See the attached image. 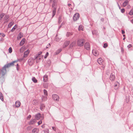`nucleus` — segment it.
<instances>
[{"label": "nucleus", "mask_w": 133, "mask_h": 133, "mask_svg": "<svg viewBox=\"0 0 133 133\" xmlns=\"http://www.w3.org/2000/svg\"><path fill=\"white\" fill-rule=\"evenodd\" d=\"M56 8L54 7V9L52 11V17H53L55 15L56 12Z\"/></svg>", "instance_id": "nucleus-21"}, {"label": "nucleus", "mask_w": 133, "mask_h": 133, "mask_svg": "<svg viewBox=\"0 0 133 133\" xmlns=\"http://www.w3.org/2000/svg\"><path fill=\"white\" fill-rule=\"evenodd\" d=\"M5 15V14L3 13H2L0 15V20H1L3 18Z\"/></svg>", "instance_id": "nucleus-27"}, {"label": "nucleus", "mask_w": 133, "mask_h": 133, "mask_svg": "<svg viewBox=\"0 0 133 133\" xmlns=\"http://www.w3.org/2000/svg\"><path fill=\"white\" fill-rule=\"evenodd\" d=\"M105 67V66L104 65V67Z\"/></svg>", "instance_id": "nucleus-60"}, {"label": "nucleus", "mask_w": 133, "mask_h": 133, "mask_svg": "<svg viewBox=\"0 0 133 133\" xmlns=\"http://www.w3.org/2000/svg\"><path fill=\"white\" fill-rule=\"evenodd\" d=\"M49 45H50V44H49Z\"/></svg>", "instance_id": "nucleus-58"}, {"label": "nucleus", "mask_w": 133, "mask_h": 133, "mask_svg": "<svg viewBox=\"0 0 133 133\" xmlns=\"http://www.w3.org/2000/svg\"><path fill=\"white\" fill-rule=\"evenodd\" d=\"M52 0H50V2H52Z\"/></svg>", "instance_id": "nucleus-55"}, {"label": "nucleus", "mask_w": 133, "mask_h": 133, "mask_svg": "<svg viewBox=\"0 0 133 133\" xmlns=\"http://www.w3.org/2000/svg\"><path fill=\"white\" fill-rule=\"evenodd\" d=\"M45 133H49V130L47 129V131H45Z\"/></svg>", "instance_id": "nucleus-49"}, {"label": "nucleus", "mask_w": 133, "mask_h": 133, "mask_svg": "<svg viewBox=\"0 0 133 133\" xmlns=\"http://www.w3.org/2000/svg\"><path fill=\"white\" fill-rule=\"evenodd\" d=\"M9 16L8 15H6L4 17V19L5 20H6V19H8L9 18Z\"/></svg>", "instance_id": "nucleus-35"}, {"label": "nucleus", "mask_w": 133, "mask_h": 133, "mask_svg": "<svg viewBox=\"0 0 133 133\" xmlns=\"http://www.w3.org/2000/svg\"><path fill=\"white\" fill-rule=\"evenodd\" d=\"M33 103L35 105L37 104V101L36 100H34L33 101Z\"/></svg>", "instance_id": "nucleus-33"}, {"label": "nucleus", "mask_w": 133, "mask_h": 133, "mask_svg": "<svg viewBox=\"0 0 133 133\" xmlns=\"http://www.w3.org/2000/svg\"><path fill=\"white\" fill-rule=\"evenodd\" d=\"M123 36L124 37L125 36V35H123Z\"/></svg>", "instance_id": "nucleus-57"}, {"label": "nucleus", "mask_w": 133, "mask_h": 133, "mask_svg": "<svg viewBox=\"0 0 133 133\" xmlns=\"http://www.w3.org/2000/svg\"><path fill=\"white\" fill-rule=\"evenodd\" d=\"M85 42V40L83 39H79L77 41V44L79 46H82L83 45L84 43Z\"/></svg>", "instance_id": "nucleus-2"}, {"label": "nucleus", "mask_w": 133, "mask_h": 133, "mask_svg": "<svg viewBox=\"0 0 133 133\" xmlns=\"http://www.w3.org/2000/svg\"><path fill=\"white\" fill-rule=\"evenodd\" d=\"M44 95H47V91L45 90H44Z\"/></svg>", "instance_id": "nucleus-38"}, {"label": "nucleus", "mask_w": 133, "mask_h": 133, "mask_svg": "<svg viewBox=\"0 0 133 133\" xmlns=\"http://www.w3.org/2000/svg\"><path fill=\"white\" fill-rule=\"evenodd\" d=\"M31 117V115L28 116L27 117V118L28 119H29Z\"/></svg>", "instance_id": "nucleus-43"}, {"label": "nucleus", "mask_w": 133, "mask_h": 133, "mask_svg": "<svg viewBox=\"0 0 133 133\" xmlns=\"http://www.w3.org/2000/svg\"><path fill=\"white\" fill-rule=\"evenodd\" d=\"M23 34L21 32L20 33L17 37V39L19 40L22 37H23Z\"/></svg>", "instance_id": "nucleus-18"}, {"label": "nucleus", "mask_w": 133, "mask_h": 133, "mask_svg": "<svg viewBox=\"0 0 133 133\" xmlns=\"http://www.w3.org/2000/svg\"><path fill=\"white\" fill-rule=\"evenodd\" d=\"M125 38H124L123 39V40H124Z\"/></svg>", "instance_id": "nucleus-56"}, {"label": "nucleus", "mask_w": 133, "mask_h": 133, "mask_svg": "<svg viewBox=\"0 0 133 133\" xmlns=\"http://www.w3.org/2000/svg\"><path fill=\"white\" fill-rule=\"evenodd\" d=\"M15 107H19L21 105V103L19 101H17L15 103Z\"/></svg>", "instance_id": "nucleus-15"}, {"label": "nucleus", "mask_w": 133, "mask_h": 133, "mask_svg": "<svg viewBox=\"0 0 133 133\" xmlns=\"http://www.w3.org/2000/svg\"><path fill=\"white\" fill-rule=\"evenodd\" d=\"M17 25H15L11 29V31H12V32L14 31L15 30V29H16L17 28Z\"/></svg>", "instance_id": "nucleus-26"}, {"label": "nucleus", "mask_w": 133, "mask_h": 133, "mask_svg": "<svg viewBox=\"0 0 133 133\" xmlns=\"http://www.w3.org/2000/svg\"><path fill=\"white\" fill-rule=\"evenodd\" d=\"M92 52L94 55L96 56H98L99 55V53L95 49L93 50H92Z\"/></svg>", "instance_id": "nucleus-11"}, {"label": "nucleus", "mask_w": 133, "mask_h": 133, "mask_svg": "<svg viewBox=\"0 0 133 133\" xmlns=\"http://www.w3.org/2000/svg\"><path fill=\"white\" fill-rule=\"evenodd\" d=\"M28 62L29 65H31L34 63V61L32 58H30L29 59Z\"/></svg>", "instance_id": "nucleus-8"}, {"label": "nucleus", "mask_w": 133, "mask_h": 133, "mask_svg": "<svg viewBox=\"0 0 133 133\" xmlns=\"http://www.w3.org/2000/svg\"><path fill=\"white\" fill-rule=\"evenodd\" d=\"M71 5V4H68V5L69 6H70Z\"/></svg>", "instance_id": "nucleus-52"}, {"label": "nucleus", "mask_w": 133, "mask_h": 133, "mask_svg": "<svg viewBox=\"0 0 133 133\" xmlns=\"http://www.w3.org/2000/svg\"><path fill=\"white\" fill-rule=\"evenodd\" d=\"M121 11L122 13H123L125 12V10L124 9H122L121 10Z\"/></svg>", "instance_id": "nucleus-44"}, {"label": "nucleus", "mask_w": 133, "mask_h": 133, "mask_svg": "<svg viewBox=\"0 0 133 133\" xmlns=\"http://www.w3.org/2000/svg\"><path fill=\"white\" fill-rule=\"evenodd\" d=\"M52 128L55 131L56 130V128L55 127H52Z\"/></svg>", "instance_id": "nucleus-50"}, {"label": "nucleus", "mask_w": 133, "mask_h": 133, "mask_svg": "<svg viewBox=\"0 0 133 133\" xmlns=\"http://www.w3.org/2000/svg\"><path fill=\"white\" fill-rule=\"evenodd\" d=\"M0 35L2 36L3 37H4L5 36V35L3 33H0Z\"/></svg>", "instance_id": "nucleus-45"}, {"label": "nucleus", "mask_w": 133, "mask_h": 133, "mask_svg": "<svg viewBox=\"0 0 133 133\" xmlns=\"http://www.w3.org/2000/svg\"><path fill=\"white\" fill-rule=\"evenodd\" d=\"M119 83L117 82H116L115 83V84L114 86V88L116 90L117 89L118 87L119 86Z\"/></svg>", "instance_id": "nucleus-17"}, {"label": "nucleus", "mask_w": 133, "mask_h": 133, "mask_svg": "<svg viewBox=\"0 0 133 133\" xmlns=\"http://www.w3.org/2000/svg\"><path fill=\"white\" fill-rule=\"evenodd\" d=\"M42 52H39L37 56L36 57L35 59H40L41 57H43V56H40V55L42 54Z\"/></svg>", "instance_id": "nucleus-12"}, {"label": "nucleus", "mask_w": 133, "mask_h": 133, "mask_svg": "<svg viewBox=\"0 0 133 133\" xmlns=\"http://www.w3.org/2000/svg\"><path fill=\"white\" fill-rule=\"evenodd\" d=\"M14 24V22H10L8 25V27L9 28H10Z\"/></svg>", "instance_id": "nucleus-23"}, {"label": "nucleus", "mask_w": 133, "mask_h": 133, "mask_svg": "<svg viewBox=\"0 0 133 133\" xmlns=\"http://www.w3.org/2000/svg\"><path fill=\"white\" fill-rule=\"evenodd\" d=\"M97 61L98 63L100 64H102V63L103 62V61L101 58H99L97 60Z\"/></svg>", "instance_id": "nucleus-14"}, {"label": "nucleus", "mask_w": 133, "mask_h": 133, "mask_svg": "<svg viewBox=\"0 0 133 133\" xmlns=\"http://www.w3.org/2000/svg\"><path fill=\"white\" fill-rule=\"evenodd\" d=\"M57 5L56 2H55V0H54L53 2V3L52 4V7H54L55 6H56Z\"/></svg>", "instance_id": "nucleus-32"}, {"label": "nucleus", "mask_w": 133, "mask_h": 133, "mask_svg": "<svg viewBox=\"0 0 133 133\" xmlns=\"http://www.w3.org/2000/svg\"><path fill=\"white\" fill-rule=\"evenodd\" d=\"M70 42L69 41H65L64 44V47L65 48L69 44Z\"/></svg>", "instance_id": "nucleus-16"}, {"label": "nucleus", "mask_w": 133, "mask_h": 133, "mask_svg": "<svg viewBox=\"0 0 133 133\" xmlns=\"http://www.w3.org/2000/svg\"><path fill=\"white\" fill-rule=\"evenodd\" d=\"M26 47L24 46H22L21 48L20 49L19 51L20 52L22 53L24 51L26 50Z\"/></svg>", "instance_id": "nucleus-13"}, {"label": "nucleus", "mask_w": 133, "mask_h": 133, "mask_svg": "<svg viewBox=\"0 0 133 133\" xmlns=\"http://www.w3.org/2000/svg\"><path fill=\"white\" fill-rule=\"evenodd\" d=\"M31 129V127H29L28 128V129L29 130H30Z\"/></svg>", "instance_id": "nucleus-48"}, {"label": "nucleus", "mask_w": 133, "mask_h": 133, "mask_svg": "<svg viewBox=\"0 0 133 133\" xmlns=\"http://www.w3.org/2000/svg\"><path fill=\"white\" fill-rule=\"evenodd\" d=\"M131 22H132V23H133V19H132V20H131Z\"/></svg>", "instance_id": "nucleus-54"}, {"label": "nucleus", "mask_w": 133, "mask_h": 133, "mask_svg": "<svg viewBox=\"0 0 133 133\" xmlns=\"http://www.w3.org/2000/svg\"><path fill=\"white\" fill-rule=\"evenodd\" d=\"M115 75L112 74H111L110 77V80L112 81H114L115 80Z\"/></svg>", "instance_id": "nucleus-9"}, {"label": "nucleus", "mask_w": 133, "mask_h": 133, "mask_svg": "<svg viewBox=\"0 0 133 133\" xmlns=\"http://www.w3.org/2000/svg\"><path fill=\"white\" fill-rule=\"evenodd\" d=\"M85 48L87 50H89L90 48V45L89 43H86L85 45Z\"/></svg>", "instance_id": "nucleus-10"}, {"label": "nucleus", "mask_w": 133, "mask_h": 133, "mask_svg": "<svg viewBox=\"0 0 133 133\" xmlns=\"http://www.w3.org/2000/svg\"><path fill=\"white\" fill-rule=\"evenodd\" d=\"M128 2H129L128 0H126L123 3V6L124 7L125 6L128 4Z\"/></svg>", "instance_id": "nucleus-22"}, {"label": "nucleus", "mask_w": 133, "mask_h": 133, "mask_svg": "<svg viewBox=\"0 0 133 133\" xmlns=\"http://www.w3.org/2000/svg\"><path fill=\"white\" fill-rule=\"evenodd\" d=\"M25 39L24 38H23L21 42L19 45L20 46L23 45L25 43Z\"/></svg>", "instance_id": "nucleus-19"}, {"label": "nucleus", "mask_w": 133, "mask_h": 133, "mask_svg": "<svg viewBox=\"0 0 133 133\" xmlns=\"http://www.w3.org/2000/svg\"><path fill=\"white\" fill-rule=\"evenodd\" d=\"M75 44V42H74L72 43V44H71L70 45V46H73V45H74Z\"/></svg>", "instance_id": "nucleus-39"}, {"label": "nucleus", "mask_w": 133, "mask_h": 133, "mask_svg": "<svg viewBox=\"0 0 133 133\" xmlns=\"http://www.w3.org/2000/svg\"><path fill=\"white\" fill-rule=\"evenodd\" d=\"M72 35V33L70 32H67L66 34V35L67 37H69Z\"/></svg>", "instance_id": "nucleus-31"}, {"label": "nucleus", "mask_w": 133, "mask_h": 133, "mask_svg": "<svg viewBox=\"0 0 133 133\" xmlns=\"http://www.w3.org/2000/svg\"><path fill=\"white\" fill-rule=\"evenodd\" d=\"M9 52V53H11L12 51V49L11 47H10L8 50Z\"/></svg>", "instance_id": "nucleus-36"}, {"label": "nucleus", "mask_w": 133, "mask_h": 133, "mask_svg": "<svg viewBox=\"0 0 133 133\" xmlns=\"http://www.w3.org/2000/svg\"><path fill=\"white\" fill-rule=\"evenodd\" d=\"M61 17L60 16L58 19L59 22H61Z\"/></svg>", "instance_id": "nucleus-47"}, {"label": "nucleus", "mask_w": 133, "mask_h": 133, "mask_svg": "<svg viewBox=\"0 0 133 133\" xmlns=\"http://www.w3.org/2000/svg\"><path fill=\"white\" fill-rule=\"evenodd\" d=\"M42 121L41 120V121H39L38 122V125H39L40 124H42Z\"/></svg>", "instance_id": "nucleus-46"}, {"label": "nucleus", "mask_w": 133, "mask_h": 133, "mask_svg": "<svg viewBox=\"0 0 133 133\" xmlns=\"http://www.w3.org/2000/svg\"><path fill=\"white\" fill-rule=\"evenodd\" d=\"M83 26L82 25H80L79 27L78 30H83Z\"/></svg>", "instance_id": "nucleus-28"}, {"label": "nucleus", "mask_w": 133, "mask_h": 133, "mask_svg": "<svg viewBox=\"0 0 133 133\" xmlns=\"http://www.w3.org/2000/svg\"><path fill=\"white\" fill-rule=\"evenodd\" d=\"M15 64H16L17 66V69L18 70V64L17 63V62L16 61H14L10 63H8L5 65L4 67L6 69V68H8L11 66H13Z\"/></svg>", "instance_id": "nucleus-1"}, {"label": "nucleus", "mask_w": 133, "mask_h": 133, "mask_svg": "<svg viewBox=\"0 0 133 133\" xmlns=\"http://www.w3.org/2000/svg\"><path fill=\"white\" fill-rule=\"evenodd\" d=\"M48 76L45 75L43 77V81L44 82H46L48 80Z\"/></svg>", "instance_id": "nucleus-24"}, {"label": "nucleus", "mask_w": 133, "mask_h": 133, "mask_svg": "<svg viewBox=\"0 0 133 133\" xmlns=\"http://www.w3.org/2000/svg\"><path fill=\"white\" fill-rule=\"evenodd\" d=\"M108 46V44L107 43H105L104 44L103 47L104 48H106Z\"/></svg>", "instance_id": "nucleus-42"}, {"label": "nucleus", "mask_w": 133, "mask_h": 133, "mask_svg": "<svg viewBox=\"0 0 133 133\" xmlns=\"http://www.w3.org/2000/svg\"><path fill=\"white\" fill-rule=\"evenodd\" d=\"M60 51H61L60 50H59V51H58V53L57 54H59L60 52Z\"/></svg>", "instance_id": "nucleus-53"}, {"label": "nucleus", "mask_w": 133, "mask_h": 133, "mask_svg": "<svg viewBox=\"0 0 133 133\" xmlns=\"http://www.w3.org/2000/svg\"><path fill=\"white\" fill-rule=\"evenodd\" d=\"M79 14L78 13H77L75 14L73 17V19L74 21H76L78 19L79 17Z\"/></svg>", "instance_id": "nucleus-5"}, {"label": "nucleus", "mask_w": 133, "mask_h": 133, "mask_svg": "<svg viewBox=\"0 0 133 133\" xmlns=\"http://www.w3.org/2000/svg\"><path fill=\"white\" fill-rule=\"evenodd\" d=\"M46 48H48V47H47Z\"/></svg>", "instance_id": "nucleus-59"}, {"label": "nucleus", "mask_w": 133, "mask_h": 133, "mask_svg": "<svg viewBox=\"0 0 133 133\" xmlns=\"http://www.w3.org/2000/svg\"><path fill=\"white\" fill-rule=\"evenodd\" d=\"M35 118L37 120L40 119L41 120H42L43 119V117L41 116V115L39 113H38L35 115Z\"/></svg>", "instance_id": "nucleus-4"}, {"label": "nucleus", "mask_w": 133, "mask_h": 133, "mask_svg": "<svg viewBox=\"0 0 133 133\" xmlns=\"http://www.w3.org/2000/svg\"><path fill=\"white\" fill-rule=\"evenodd\" d=\"M30 52V50L29 49H28L26 51H25L24 52L23 57L25 58L27 57Z\"/></svg>", "instance_id": "nucleus-7"}, {"label": "nucleus", "mask_w": 133, "mask_h": 133, "mask_svg": "<svg viewBox=\"0 0 133 133\" xmlns=\"http://www.w3.org/2000/svg\"><path fill=\"white\" fill-rule=\"evenodd\" d=\"M0 98L2 101H3V95H2V93H1V92H0Z\"/></svg>", "instance_id": "nucleus-30"}, {"label": "nucleus", "mask_w": 133, "mask_h": 133, "mask_svg": "<svg viewBox=\"0 0 133 133\" xmlns=\"http://www.w3.org/2000/svg\"><path fill=\"white\" fill-rule=\"evenodd\" d=\"M122 33L123 34H124L125 33V32L124 31H123V30H122Z\"/></svg>", "instance_id": "nucleus-51"}, {"label": "nucleus", "mask_w": 133, "mask_h": 133, "mask_svg": "<svg viewBox=\"0 0 133 133\" xmlns=\"http://www.w3.org/2000/svg\"><path fill=\"white\" fill-rule=\"evenodd\" d=\"M44 107V104H41L40 106V109L41 110H42L43 108Z\"/></svg>", "instance_id": "nucleus-37"}, {"label": "nucleus", "mask_w": 133, "mask_h": 133, "mask_svg": "<svg viewBox=\"0 0 133 133\" xmlns=\"http://www.w3.org/2000/svg\"><path fill=\"white\" fill-rule=\"evenodd\" d=\"M53 99L55 101H58L59 99L58 96L56 94H54L52 96Z\"/></svg>", "instance_id": "nucleus-6"}, {"label": "nucleus", "mask_w": 133, "mask_h": 133, "mask_svg": "<svg viewBox=\"0 0 133 133\" xmlns=\"http://www.w3.org/2000/svg\"><path fill=\"white\" fill-rule=\"evenodd\" d=\"M129 14L130 15H133V9L131 10L129 13Z\"/></svg>", "instance_id": "nucleus-34"}, {"label": "nucleus", "mask_w": 133, "mask_h": 133, "mask_svg": "<svg viewBox=\"0 0 133 133\" xmlns=\"http://www.w3.org/2000/svg\"><path fill=\"white\" fill-rule=\"evenodd\" d=\"M36 122V119H34L32 120L30 122V124H33L35 123Z\"/></svg>", "instance_id": "nucleus-25"}, {"label": "nucleus", "mask_w": 133, "mask_h": 133, "mask_svg": "<svg viewBox=\"0 0 133 133\" xmlns=\"http://www.w3.org/2000/svg\"><path fill=\"white\" fill-rule=\"evenodd\" d=\"M39 129L36 128H35L32 130V132L34 133H38Z\"/></svg>", "instance_id": "nucleus-20"}, {"label": "nucleus", "mask_w": 133, "mask_h": 133, "mask_svg": "<svg viewBox=\"0 0 133 133\" xmlns=\"http://www.w3.org/2000/svg\"><path fill=\"white\" fill-rule=\"evenodd\" d=\"M132 46V45L131 44H129L127 46V47L128 48H129Z\"/></svg>", "instance_id": "nucleus-41"}, {"label": "nucleus", "mask_w": 133, "mask_h": 133, "mask_svg": "<svg viewBox=\"0 0 133 133\" xmlns=\"http://www.w3.org/2000/svg\"><path fill=\"white\" fill-rule=\"evenodd\" d=\"M6 73V69L3 67L2 70L0 69V76H3Z\"/></svg>", "instance_id": "nucleus-3"}, {"label": "nucleus", "mask_w": 133, "mask_h": 133, "mask_svg": "<svg viewBox=\"0 0 133 133\" xmlns=\"http://www.w3.org/2000/svg\"><path fill=\"white\" fill-rule=\"evenodd\" d=\"M32 80L33 82L35 83H36L37 82V80L35 77H33L32 78Z\"/></svg>", "instance_id": "nucleus-29"}, {"label": "nucleus", "mask_w": 133, "mask_h": 133, "mask_svg": "<svg viewBox=\"0 0 133 133\" xmlns=\"http://www.w3.org/2000/svg\"><path fill=\"white\" fill-rule=\"evenodd\" d=\"M49 55V53L48 52H47L45 55L44 56V58H46Z\"/></svg>", "instance_id": "nucleus-40"}]
</instances>
